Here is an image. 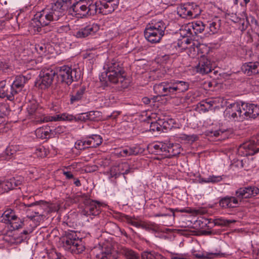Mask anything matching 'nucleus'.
<instances>
[{"label":"nucleus","instance_id":"nucleus-1","mask_svg":"<svg viewBox=\"0 0 259 259\" xmlns=\"http://www.w3.org/2000/svg\"><path fill=\"white\" fill-rule=\"evenodd\" d=\"M63 3V1L58 0L52 4L51 8H46L36 14L32 20V26L40 32L41 27L48 25L52 21L59 20L64 15Z\"/></svg>","mask_w":259,"mask_h":259},{"label":"nucleus","instance_id":"nucleus-2","mask_svg":"<svg viewBox=\"0 0 259 259\" xmlns=\"http://www.w3.org/2000/svg\"><path fill=\"white\" fill-rule=\"evenodd\" d=\"M71 8L75 15L87 18L97 14L98 2L93 0H74Z\"/></svg>","mask_w":259,"mask_h":259},{"label":"nucleus","instance_id":"nucleus-3","mask_svg":"<svg viewBox=\"0 0 259 259\" xmlns=\"http://www.w3.org/2000/svg\"><path fill=\"white\" fill-rule=\"evenodd\" d=\"M63 247L74 254L82 253L85 249L82 238L77 236L75 232L66 234L63 239Z\"/></svg>","mask_w":259,"mask_h":259},{"label":"nucleus","instance_id":"nucleus-4","mask_svg":"<svg viewBox=\"0 0 259 259\" xmlns=\"http://www.w3.org/2000/svg\"><path fill=\"white\" fill-rule=\"evenodd\" d=\"M56 73L58 81L68 85L80 78V74L76 69H72L67 65L57 68Z\"/></svg>","mask_w":259,"mask_h":259},{"label":"nucleus","instance_id":"nucleus-5","mask_svg":"<svg viewBox=\"0 0 259 259\" xmlns=\"http://www.w3.org/2000/svg\"><path fill=\"white\" fill-rule=\"evenodd\" d=\"M56 74V70L52 68L42 69L35 82V86L42 90L48 89L52 84Z\"/></svg>","mask_w":259,"mask_h":259},{"label":"nucleus","instance_id":"nucleus-6","mask_svg":"<svg viewBox=\"0 0 259 259\" xmlns=\"http://www.w3.org/2000/svg\"><path fill=\"white\" fill-rule=\"evenodd\" d=\"M177 13L181 18L191 19L196 18L200 13L198 6L190 3L181 4L177 8Z\"/></svg>","mask_w":259,"mask_h":259},{"label":"nucleus","instance_id":"nucleus-7","mask_svg":"<svg viewBox=\"0 0 259 259\" xmlns=\"http://www.w3.org/2000/svg\"><path fill=\"white\" fill-rule=\"evenodd\" d=\"M259 151V135L249 141L241 145L238 148L239 154L243 156L252 155Z\"/></svg>","mask_w":259,"mask_h":259},{"label":"nucleus","instance_id":"nucleus-8","mask_svg":"<svg viewBox=\"0 0 259 259\" xmlns=\"http://www.w3.org/2000/svg\"><path fill=\"white\" fill-rule=\"evenodd\" d=\"M1 222L9 225L14 230L21 228L23 222L16 215L14 210L10 209L4 211L0 218Z\"/></svg>","mask_w":259,"mask_h":259},{"label":"nucleus","instance_id":"nucleus-9","mask_svg":"<svg viewBox=\"0 0 259 259\" xmlns=\"http://www.w3.org/2000/svg\"><path fill=\"white\" fill-rule=\"evenodd\" d=\"M80 120L82 121H86L87 120H90L88 112L82 113L77 116H74L71 114L68 113H63L62 114H58L56 116H47L45 117L42 120V118H40V121L41 122H48L52 121H59V120H69L71 121L73 120Z\"/></svg>","mask_w":259,"mask_h":259},{"label":"nucleus","instance_id":"nucleus-10","mask_svg":"<svg viewBox=\"0 0 259 259\" xmlns=\"http://www.w3.org/2000/svg\"><path fill=\"white\" fill-rule=\"evenodd\" d=\"M243 106L237 103H234L229 105L226 109V116L230 120L237 121H242L245 120Z\"/></svg>","mask_w":259,"mask_h":259},{"label":"nucleus","instance_id":"nucleus-11","mask_svg":"<svg viewBox=\"0 0 259 259\" xmlns=\"http://www.w3.org/2000/svg\"><path fill=\"white\" fill-rule=\"evenodd\" d=\"M155 93L159 96H166L176 94L174 80L162 82L153 87Z\"/></svg>","mask_w":259,"mask_h":259},{"label":"nucleus","instance_id":"nucleus-12","mask_svg":"<svg viewBox=\"0 0 259 259\" xmlns=\"http://www.w3.org/2000/svg\"><path fill=\"white\" fill-rule=\"evenodd\" d=\"M24 179L21 176L13 177L4 181H0V193L7 192L14 189L21 185Z\"/></svg>","mask_w":259,"mask_h":259},{"label":"nucleus","instance_id":"nucleus-13","mask_svg":"<svg viewBox=\"0 0 259 259\" xmlns=\"http://www.w3.org/2000/svg\"><path fill=\"white\" fill-rule=\"evenodd\" d=\"M24 179L21 176L13 177L4 181H0V193L7 192L14 189L21 185Z\"/></svg>","mask_w":259,"mask_h":259},{"label":"nucleus","instance_id":"nucleus-14","mask_svg":"<svg viewBox=\"0 0 259 259\" xmlns=\"http://www.w3.org/2000/svg\"><path fill=\"white\" fill-rule=\"evenodd\" d=\"M85 208L82 213L85 215H98L101 212V206L102 204L98 201L89 199L85 201Z\"/></svg>","mask_w":259,"mask_h":259},{"label":"nucleus","instance_id":"nucleus-15","mask_svg":"<svg viewBox=\"0 0 259 259\" xmlns=\"http://www.w3.org/2000/svg\"><path fill=\"white\" fill-rule=\"evenodd\" d=\"M106 75L109 82L114 84H120V87L123 88L127 87L128 82L125 78V71L119 73L106 71Z\"/></svg>","mask_w":259,"mask_h":259},{"label":"nucleus","instance_id":"nucleus-16","mask_svg":"<svg viewBox=\"0 0 259 259\" xmlns=\"http://www.w3.org/2000/svg\"><path fill=\"white\" fill-rule=\"evenodd\" d=\"M259 193V188L255 186H248L241 187L237 189L235 192V196L237 199L241 201L244 198H248L254 197Z\"/></svg>","mask_w":259,"mask_h":259},{"label":"nucleus","instance_id":"nucleus-17","mask_svg":"<svg viewBox=\"0 0 259 259\" xmlns=\"http://www.w3.org/2000/svg\"><path fill=\"white\" fill-rule=\"evenodd\" d=\"M100 5L98 2L97 14H102L103 15H108L113 12L119 5V0H111L110 2H105L103 3L100 2Z\"/></svg>","mask_w":259,"mask_h":259},{"label":"nucleus","instance_id":"nucleus-18","mask_svg":"<svg viewBox=\"0 0 259 259\" xmlns=\"http://www.w3.org/2000/svg\"><path fill=\"white\" fill-rule=\"evenodd\" d=\"M27 80V78L23 75L17 76L15 77L12 83L10 84L11 87L9 97L10 98H14L15 95L22 91Z\"/></svg>","mask_w":259,"mask_h":259},{"label":"nucleus","instance_id":"nucleus-19","mask_svg":"<svg viewBox=\"0 0 259 259\" xmlns=\"http://www.w3.org/2000/svg\"><path fill=\"white\" fill-rule=\"evenodd\" d=\"M245 119L255 118L259 115V106L253 104H242Z\"/></svg>","mask_w":259,"mask_h":259},{"label":"nucleus","instance_id":"nucleus-20","mask_svg":"<svg viewBox=\"0 0 259 259\" xmlns=\"http://www.w3.org/2000/svg\"><path fill=\"white\" fill-rule=\"evenodd\" d=\"M85 90L86 88L84 85H73L72 91L70 94L71 104H73L80 100L82 98Z\"/></svg>","mask_w":259,"mask_h":259},{"label":"nucleus","instance_id":"nucleus-21","mask_svg":"<svg viewBox=\"0 0 259 259\" xmlns=\"http://www.w3.org/2000/svg\"><path fill=\"white\" fill-rule=\"evenodd\" d=\"M238 203L239 202L237 198L229 196L220 198L219 202V206L225 209L236 207Z\"/></svg>","mask_w":259,"mask_h":259},{"label":"nucleus","instance_id":"nucleus-22","mask_svg":"<svg viewBox=\"0 0 259 259\" xmlns=\"http://www.w3.org/2000/svg\"><path fill=\"white\" fill-rule=\"evenodd\" d=\"M196 69L197 72L202 74L211 72L212 67L210 61L205 57L201 58L196 67Z\"/></svg>","mask_w":259,"mask_h":259},{"label":"nucleus","instance_id":"nucleus-23","mask_svg":"<svg viewBox=\"0 0 259 259\" xmlns=\"http://www.w3.org/2000/svg\"><path fill=\"white\" fill-rule=\"evenodd\" d=\"M104 69L107 72H116L119 73L124 71L122 67V63L117 60L113 59L107 62L104 66Z\"/></svg>","mask_w":259,"mask_h":259},{"label":"nucleus","instance_id":"nucleus-24","mask_svg":"<svg viewBox=\"0 0 259 259\" xmlns=\"http://www.w3.org/2000/svg\"><path fill=\"white\" fill-rule=\"evenodd\" d=\"M241 69L245 74L249 76L259 73V62L245 63Z\"/></svg>","mask_w":259,"mask_h":259},{"label":"nucleus","instance_id":"nucleus-25","mask_svg":"<svg viewBox=\"0 0 259 259\" xmlns=\"http://www.w3.org/2000/svg\"><path fill=\"white\" fill-rule=\"evenodd\" d=\"M147 26L157 33H158L162 37L164 35L166 28V24L162 20H152Z\"/></svg>","mask_w":259,"mask_h":259},{"label":"nucleus","instance_id":"nucleus-26","mask_svg":"<svg viewBox=\"0 0 259 259\" xmlns=\"http://www.w3.org/2000/svg\"><path fill=\"white\" fill-rule=\"evenodd\" d=\"M198 222H201L202 223H204L205 226L208 225V227H210L209 226V224H213V226H227L230 224L234 223L235 221L234 220H227L223 218H217L211 222V220L209 219H204L203 221H201V220H198Z\"/></svg>","mask_w":259,"mask_h":259},{"label":"nucleus","instance_id":"nucleus-27","mask_svg":"<svg viewBox=\"0 0 259 259\" xmlns=\"http://www.w3.org/2000/svg\"><path fill=\"white\" fill-rule=\"evenodd\" d=\"M11 83V78L10 77H8L7 79L5 80H3L0 81V98H5L7 97V98L10 101H13L14 99V97L12 98H10L9 97V94L10 92V88L8 89L6 87V84Z\"/></svg>","mask_w":259,"mask_h":259},{"label":"nucleus","instance_id":"nucleus-28","mask_svg":"<svg viewBox=\"0 0 259 259\" xmlns=\"http://www.w3.org/2000/svg\"><path fill=\"white\" fill-rule=\"evenodd\" d=\"M144 35L146 39L152 43L159 42L162 37L158 33H157L147 26L144 31Z\"/></svg>","mask_w":259,"mask_h":259},{"label":"nucleus","instance_id":"nucleus-29","mask_svg":"<svg viewBox=\"0 0 259 259\" xmlns=\"http://www.w3.org/2000/svg\"><path fill=\"white\" fill-rule=\"evenodd\" d=\"M187 27V29L186 30L188 31V33L192 34V32L191 31V29H192L194 33L197 34V33H201L204 31L205 26L202 21H197L189 24Z\"/></svg>","mask_w":259,"mask_h":259},{"label":"nucleus","instance_id":"nucleus-30","mask_svg":"<svg viewBox=\"0 0 259 259\" xmlns=\"http://www.w3.org/2000/svg\"><path fill=\"white\" fill-rule=\"evenodd\" d=\"M119 251L125 259H140V254L131 248L121 247Z\"/></svg>","mask_w":259,"mask_h":259},{"label":"nucleus","instance_id":"nucleus-31","mask_svg":"<svg viewBox=\"0 0 259 259\" xmlns=\"http://www.w3.org/2000/svg\"><path fill=\"white\" fill-rule=\"evenodd\" d=\"M86 143L89 148H95L102 143V138L99 135H93L87 138Z\"/></svg>","mask_w":259,"mask_h":259},{"label":"nucleus","instance_id":"nucleus-32","mask_svg":"<svg viewBox=\"0 0 259 259\" xmlns=\"http://www.w3.org/2000/svg\"><path fill=\"white\" fill-rule=\"evenodd\" d=\"M40 110L38 108L37 105L31 104L27 108L28 115L30 118H34L35 119L39 118L40 116Z\"/></svg>","mask_w":259,"mask_h":259},{"label":"nucleus","instance_id":"nucleus-33","mask_svg":"<svg viewBox=\"0 0 259 259\" xmlns=\"http://www.w3.org/2000/svg\"><path fill=\"white\" fill-rule=\"evenodd\" d=\"M141 259H166L160 253L154 251H145L141 253Z\"/></svg>","mask_w":259,"mask_h":259},{"label":"nucleus","instance_id":"nucleus-34","mask_svg":"<svg viewBox=\"0 0 259 259\" xmlns=\"http://www.w3.org/2000/svg\"><path fill=\"white\" fill-rule=\"evenodd\" d=\"M165 152L169 156H176L180 153V148L178 144L167 143V148Z\"/></svg>","mask_w":259,"mask_h":259},{"label":"nucleus","instance_id":"nucleus-35","mask_svg":"<svg viewBox=\"0 0 259 259\" xmlns=\"http://www.w3.org/2000/svg\"><path fill=\"white\" fill-rule=\"evenodd\" d=\"M176 94L185 92L189 89V83L187 82L174 80Z\"/></svg>","mask_w":259,"mask_h":259},{"label":"nucleus","instance_id":"nucleus-36","mask_svg":"<svg viewBox=\"0 0 259 259\" xmlns=\"http://www.w3.org/2000/svg\"><path fill=\"white\" fill-rule=\"evenodd\" d=\"M50 132L51 130L49 127H40L35 131V134L38 138L46 139L50 137Z\"/></svg>","mask_w":259,"mask_h":259},{"label":"nucleus","instance_id":"nucleus-37","mask_svg":"<svg viewBox=\"0 0 259 259\" xmlns=\"http://www.w3.org/2000/svg\"><path fill=\"white\" fill-rule=\"evenodd\" d=\"M221 253H207L206 254L202 253L194 252L193 255L199 259H213L214 257L221 256Z\"/></svg>","mask_w":259,"mask_h":259},{"label":"nucleus","instance_id":"nucleus-38","mask_svg":"<svg viewBox=\"0 0 259 259\" xmlns=\"http://www.w3.org/2000/svg\"><path fill=\"white\" fill-rule=\"evenodd\" d=\"M85 28L88 36H90L93 35L98 32L100 29V26L98 24L94 23L89 24L85 26Z\"/></svg>","mask_w":259,"mask_h":259},{"label":"nucleus","instance_id":"nucleus-39","mask_svg":"<svg viewBox=\"0 0 259 259\" xmlns=\"http://www.w3.org/2000/svg\"><path fill=\"white\" fill-rule=\"evenodd\" d=\"M154 149V152L157 154H161L160 152H165L166 148H167V143L163 142H158L154 144L153 146Z\"/></svg>","mask_w":259,"mask_h":259},{"label":"nucleus","instance_id":"nucleus-40","mask_svg":"<svg viewBox=\"0 0 259 259\" xmlns=\"http://www.w3.org/2000/svg\"><path fill=\"white\" fill-rule=\"evenodd\" d=\"M161 123H164L162 120L152 122L150 125V131L151 132H160L162 131V128L165 127V125H162Z\"/></svg>","mask_w":259,"mask_h":259},{"label":"nucleus","instance_id":"nucleus-41","mask_svg":"<svg viewBox=\"0 0 259 259\" xmlns=\"http://www.w3.org/2000/svg\"><path fill=\"white\" fill-rule=\"evenodd\" d=\"M179 138L182 140L193 142L197 140V136L195 135H187L185 134H182L179 135Z\"/></svg>","mask_w":259,"mask_h":259},{"label":"nucleus","instance_id":"nucleus-42","mask_svg":"<svg viewBox=\"0 0 259 259\" xmlns=\"http://www.w3.org/2000/svg\"><path fill=\"white\" fill-rule=\"evenodd\" d=\"M74 35L78 38H85L89 36L87 32L85 27H82L76 31Z\"/></svg>","mask_w":259,"mask_h":259},{"label":"nucleus","instance_id":"nucleus-43","mask_svg":"<svg viewBox=\"0 0 259 259\" xmlns=\"http://www.w3.org/2000/svg\"><path fill=\"white\" fill-rule=\"evenodd\" d=\"M8 112V107L6 105L0 104V122H3V118Z\"/></svg>","mask_w":259,"mask_h":259},{"label":"nucleus","instance_id":"nucleus-44","mask_svg":"<svg viewBox=\"0 0 259 259\" xmlns=\"http://www.w3.org/2000/svg\"><path fill=\"white\" fill-rule=\"evenodd\" d=\"M222 180V177L220 176H209L206 180H205V183H218L221 181Z\"/></svg>","mask_w":259,"mask_h":259},{"label":"nucleus","instance_id":"nucleus-45","mask_svg":"<svg viewBox=\"0 0 259 259\" xmlns=\"http://www.w3.org/2000/svg\"><path fill=\"white\" fill-rule=\"evenodd\" d=\"M75 147L76 149L80 150L89 148L87 146V144L86 143V140H85V141H82V140L77 141L75 143Z\"/></svg>","mask_w":259,"mask_h":259},{"label":"nucleus","instance_id":"nucleus-46","mask_svg":"<svg viewBox=\"0 0 259 259\" xmlns=\"http://www.w3.org/2000/svg\"><path fill=\"white\" fill-rule=\"evenodd\" d=\"M35 49L40 55H43L46 52V47L44 44H38L35 45Z\"/></svg>","mask_w":259,"mask_h":259},{"label":"nucleus","instance_id":"nucleus-47","mask_svg":"<svg viewBox=\"0 0 259 259\" xmlns=\"http://www.w3.org/2000/svg\"><path fill=\"white\" fill-rule=\"evenodd\" d=\"M101 259H117L110 251H107L103 252L101 254Z\"/></svg>","mask_w":259,"mask_h":259},{"label":"nucleus","instance_id":"nucleus-48","mask_svg":"<svg viewBox=\"0 0 259 259\" xmlns=\"http://www.w3.org/2000/svg\"><path fill=\"white\" fill-rule=\"evenodd\" d=\"M219 27V25L217 24L215 22H211L209 23V28L210 31L212 33H215L217 31Z\"/></svg>","mask_w":259,"mask_h":259},{"label":"nucleus","instance_id":"nucleus-49","mask_svg":"<svg viewBox=\"0 0 259 259\" xmlns=\"http://www.w3.org/2000/svg\"><path fill=\"white\" fill-rule=\"evenodd\" d=\"M57 31L60 33H66L70 30V27L69 25H62L57 28Z\"/></svg>","mask_w":259,"mask_h":259},{"label":"nucleus","instance_id":"nucleus-50","mask_svg":"<svg viewBox=\"0 0 259 259\" xmlns=\"http://www.w3.org/2000/svg\"><path fill=\"white\" fill-rule=\"evenodd\" d=\"M129 155H136L140 152V149L136 147H127Z\"/></svg>","mask_w":259,"mask_h":259},{"label":"nucleus","instance_id":"nucleus-51","mask_svg":"<svg viewBox=\"0 0 259 259\" xmlns=\"http://www.w3.org/2000/svg\"><path fill=\"white\" fill-rule=\"evenodd\" d=\"M11 150V148H9L8 147L6 150L2 154V155L1 156L2 158H3V159L8 160L10 158V151Z\"/></svg>","mask_w":259,"mask_h":259},{"label":"nucleus","instance_id":"nucleus-52","mask_svg":"<svg viewBox=\"0 0 259 259\" xmlns=\"http://www.w3.org/2000/svg\"><path fill=\"white\" fill-rule=\"evenodd\" d=\"M88 114L89 116V118H90V120H94L97 116V114H99V112L98 111H91L90 112H88Z\"/></svg>","mask_w":259,"mask_h":259},{"label":"nucleus","instance_id":"nucleus-53","mask_svg":"<svg viewBox=\"0 0 259 259\" xmlns=\"http://www.w3.org/2000/svg\"><path fill=\"white\" fill-rule=\"evenodd\" d=\"M9 68V66L7 64L4 63L0 61V70H2L4 72H6Z\"/></svg>","mask_w":259,"mask_h":259},{"label":"nucleus","instance_id":"nucleus-54","mask_svg":"<svg viewBox=\"0 0 259 259\" xmlns=\"http://www.w3.org/2000/svg\"><path fill=\"white\" fill-rule=\"evenodd\" d=\"M119 154H120V155L121 156H123V157L127 156H130L129 155V152H128V148H126L123 149V150H122L120 152Z\"/></svg>","mask_w":259,"mask_h":259},{"label":"nucleus","instance_id":"nucleus-55","mask_svg":"<svg viewBox=\"0 0 259 259\" xmlns=\"http://www.w3.org/2000/svg\"><path fill=\"white\" fill-rule=\"evenodd\" d=\"M146 230H149L151 229L150 225L146 223H141L140 227Z\"/></svg>","mask_w":259,"mask_h":259},{"label":"nucleus","instance_id":"nucleus-56","mask_svg":"<svg viewBox=\"0 0 259 259\" xmlns=\"http://www.w3.org/2000/svg\"><path fill=\"white\" fill-rule=\"evenodd\" d=\"M63 173L68 179H71L73 178V175L70 171H63Z\"/></svg>","mask_w":259,"mask_h":259},{"label":"nucleus","instance_id":"nucleus-57","mask_svg":"<svg viewBox=\"0 0 259 259\" xmlns=\"http://www.w3.org/2000/svg\"><path fill=\"white\" fill-rule=\"evenodd\" d=\"M191 42V39L188 38H184L183 40L181 41V45H189Z\"/></svg>","mask_w":259,"mask_h":259},{"label":"nucleus","instance_id":"nucleus-58","mask_svg":"<svg viewBox=\"0 0 259 259\" xmlns=\"http://www.w3.org/2000/svg\"><path fill=\"white\" fill-rule=\"evenodd\" d=\"M124 218L127 223H128L131 225L132 224V222H133L134 220L132 217L128 216V215H125Z\"/></svg>","mask_w":259,"mask_h":259},{"label":"nucleus","instance_id":"nucleus-59","mask_svg":"<svg viewBox=\"0 0 259 259\" xmlns=\"http://www.w3.org/2000/svg\"><path fill=\"white\" fill-rule=\"evenodd\" d=\"M249 19H250V22L252 24L258 25V21L253 17L250 16Z\"/></svg>","mask_w":259,"mask_h":259},{"label":"nucleus","instance_id":"nucleus-60","mask_svg":"<svg viewBox=\"0 0 259 259\" xmlns=\"http://www.w3.org/2000/svg\"><path fill=\"white\" fill-rule=\"evenodd\" d=\"M170 216L171 215V214H169V213H156V214H155L154 215V217H165V216Z\"/></svg>","mask_w":259,"mask_h":259},{"label":"nucleus","instance_id":"nucleus-61","mask_svg":"<svg viewBox=\"0 0 259 259\" xmlns=\"http://www.w3.org/2000/svg\"><path fill=\"white\" fill-rule=\"evenodd\" d=\"M9 148H11V150L10 151V156L11 157V156H12L13 155H14L15 154L16 150L15 149L14 146H12V145L9 146Z\"/></svg>","mask_w":259,"mask_h":259},{"label":"nucleus","instance_id":"nucleus-62","mask_svg":"<svg viewBox=\"0 0 259 259\" xmlns=\"http://www.w3.org/2000/svg\"><path fill=\"white\" fill-rule=\"evenodd\" d=\"M93 56H94V55L92 54V53H89L87 52L85 54H84L83 58H93Z\"/></svg>","mask_w":259,"mask_h":259},{"label":"nucleus","instance_id":"nucleus-63","mask_svg":"<svg viewBox=\"0 0 259 259\" xmlns=\"http://www.w3.org/2000/svg\"><path fill=\"white\" fill-rule=\"evenodd\" d=\"M142 101L145 104H148L150 103L151 100L148 97H144L142 99Z\"/></svg>","mask_w":259,"mask_h":259},{"label":"nucleus","instance_id":"nucleus-64","mask_svg":"<svg viewBox=\"0 0 259 259\" xmlns=\"http://www.w3.org/2000/svg\"><path fill=\"white\" fill-rule=\"evenodd\" d=\"M119 114V112H113L110 116H109V117L112 118H116L117 116Z\"/></svg>","mask_w":259,"mask_h":259}]
</instances>
